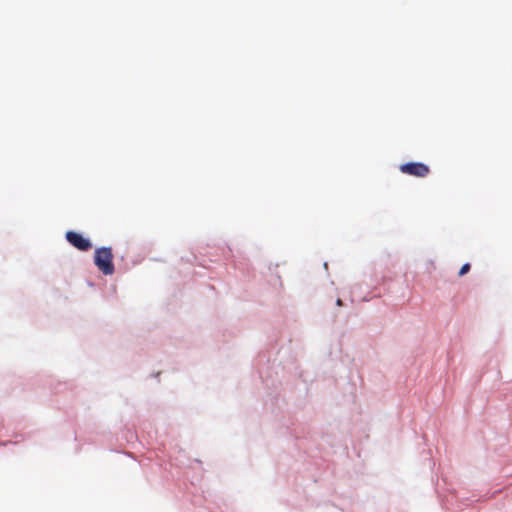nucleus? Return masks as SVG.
Returning <instances> with one entry per match:
<instances>
[{"instance_id":"2","label":"nucleus","mask_w":512,"mask_h":512,"mask_svg":"<svg viewBox=\"0 0 512 512\" xmlns=\"http://www.w3.org/2000/svg\"><path fill=\"white\" fill-rule=\"evenodd\" d=\"M399 170L403 174L420 178L426 177L430 172L429 167L421 162H409L401 164Z\"/></svg>"},{"instance_id":"1","label":"nucleus","mask_w":512,"mask_h":512,"mask_svg":"<svg viewBox=\"0 0 512 512\" xmlns=\"http://www.w3.org/2000/svg\"><path fill=\"white\" fill-rule=\"evenodd\" d=\"M94 264L105 275L114 273L113 254L109 247H101L95 250Z\"/></svg>"},{"instance_id":"3","label":"nucleus","mask_w":512,"mask_h":512,"mask_svg":"<svg viewBox=\"0 0 512 512\" xmlns=\"http://www.w3.org/2000/svg\"><path fill=\"white\" fill-rule=\"evenodd\" d=\"M67 241L80 251H88L92 248V244L89 239L84 238L81 234L68 231L66 233Z\"/></svg>"},{"instance_id":"5","label":"nucleus","mask_w":512,"mask_h":512,"mask_svg":"<svg viewBox=\"0 0 512 512\" xmlns=\"http://www.w3.org/2000/svg\"><path fill=\"white\" fill-rule=\"evenodd\" d=\"M336 303H337V305H338V306H342V301H341V299H338Z\"/></svg>"},{"instance_id":"4","label":"nucleus","mask_w":512,"mask_h":512,"mask_svg":"<svg viewBox=\"0 0 512 512\" xmlns=\"http://www.w3.org/2000/svg\"><path fill=\"white\" fill-rule=\"evenodd\" d=\"M469 270H470V264L469 263L464 264L459 271V276L465 275Z\"/></svg>"}]
</instances>
